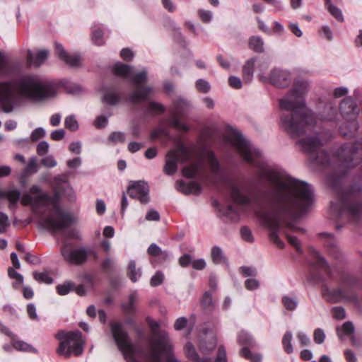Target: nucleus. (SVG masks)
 Instances as JSON below:
<instances>
[{"label": "nucleus", "instance_id": "nucleus-49", "mask_svg": "<svg viewBox=\"0 0 362 362\" xmlns=\"http://www.w3.org/2000/svg\"><path fill=\"white\" fill-rule=\"evenodd\" d=\"M182 172L185 177L189 179L194 178L199 172V165L194 164L191 166L185 167Z\"/></svg>", "mask_w": 362, "mask_h": 362}, {"label": "nucleus", "instance_id": "nucleus-32", "mask_svg": "<svg viewBox=\"0 0 362 362\" xmlns=\"http://www.w3.org/2000/svg\"><path fill=\"white\" fill-rule=\"evenodd\" d=\"M137 300L136 291L132 292L129 296V302L122 304V308L126 314H134L136 312L135 303Z\"/></svg>", "mask_w": 362, "mask_h": 362}, {"label": "nucleus", "instance_id": "nucleus-6", "mask_svg": "<svg viewBox=\"0 0 362 362\" xmlns=\"http://www.w3.org/2000/svg\"><path fill=\"white\" fill-rule=\"evenodd\" d=\"M146 322L153 332V336L150 340L151 353L149 358L152 362H161V356L165 354L173 353L171 339L165 330H158L160 325L150 317L146 318Z\"/></svg>", "mask_w": 362, "mask_h": 362}, {"label": "nucleus", "instance_id": "nucleus-29", "mask_svg": "<svg viewBox=\"0 0 362 362\" xmlns=\"http://www.w3.org/2000/svg\"><path fill=\"white\" fill-rule=\"evenodd\" d=\"M15 339L16 338H11L12 346L14 349L23 352H29L34 354L38 353L37 349L33 346L31 344L22 340H16Z\"/></svg>", "mask_w": 362, "mask_h": 362}, {"label": "nucleus", "instance_id": "nucleus-34", "mask_svg": "<svg viewBox=\"0 0 362 362\" xmlns=\"http://www.w3.org/2000/svg\"><path fill=\"white\" fill-rule=\"evenodd\" d=\"M127 276L132 282H136L137 280L141 276V268H136V262L134 260H131L128 265Z\"/></svg>", "mask_w": 362, "mask_h": 362}, {"label": "nucleus", "instance_id": "nucleus-33", "mask_svg": "<svg viewBox=\"0 0 362 362\" xmlns=\"http://www.w3.org/2000/svg\"><path fill=\"white\" fill-rule=\"evenodd\" d=\"M166 107L163 104L156 101H151L145 108L144 112L150 115H161L164 113Z\"/></svg>", "mask_w": 362, "mask_h": 362}, {"label": "nucleus", "instance_id": "nucleus-40", "mask_svg": "<svg viewBox=\"0 0 362 362\" xmlns=\"http://www.w3.org/2000/svg\"><path fill=\"white\" fill-rule=\"evenodd\" d=\"M281 302L286 309L290 311L294 310L298 305L297 298L289 296H283Z\"/></svg>", "mask_w": 362, "mask_h": 362}, {"label": "nucleus", "instance_id": "nucleus-19", "mask_svg": "<svg viewBox=\"0 0 362 362\" xmlns=\"http://www.w3.org/2000/svg\"><path fill=\"white\" fill-rule=\"evenodd\" d=\"M104 93L101 98V101L108 105L115 106L119 104L122 100L123 95L121 92L115 88H103Z\"/></svg>", "mask_w": 362, "mask_h": 362}, {"label": "nucleus", "instance_id": "nucleus-63", "mask_svg": "<svg viewBox=\"0 0 362 362\" xmlns=\"http://www.w3.org/2000/svg\"><path fill=\"white\" fill-rule=\"evenodd\" d=\"M228 84L235 89H240L243 86L240 78L235 76H230L228 78Z\"/></svg>", "mask_w": 362, "mask_h": 362}, {"label": "nucleus", "instance_id": "nucleus-62", "mask_svg": "<svg viewBox=\"0 0 362 362\" xmlns=\"http://www.w3.org/2000/svg\"><path fill=\"white\" fill-rule=\"evenodd\" d=\"M41 163L47 168H54L57 165V163L54 158L51 156H47L41 160Z\"/></svg>", "mask_w": 362, "mask_h": 362}, {"label": "nucleus", "instance_id": "nucleus-26", "mask_svg": "<svg viewBox=\"0 0 362 362\" xmlns=\"http://www.w3.org/2000/svg\"><path fill=\"white\" fill-rule=\"evenodd\" d=\"M310 252L313 255L314 257L316 259L315 266L317 268L322 269L329 276H331L332 269L325 258L323 256H322L320 254V252L314 248H311Z\"/></svg>", "mask_w": 362, "mask_h": 362}, {"label": "nucleus", "instance_id": "nucleus-35", "mask_svg": "<svg viewBox=\"0 0 362 362\" xmlns=\"http://www.w3.org/2000/svg\"><path fill=\"white\" fill-rule=\"evenodd\" d=\"M248 45L255 52L262 53L264 52V42L259 36H252L249 40Z\"/></svg>", "mask_w": 362, "mask_h": 362}, {"label": "nucleus", "instance_id": "nucleus-47", "mask_svg": "<svg viewBox=\"0 0 362 362\" xmlns=\"http://www.w3.org/2000/svg\"><path fill=\"white\" fill-rule=\"evenodd\" d=\"M195 86L197 90L202 93H207L211 90L210 83L204 78H199L196 81Z\"/></svg>", "mask_w": 362, "mask_h": 362}, {"label": "nucleus", "instance_id": "nucleus-42", "mask_svg": "<svg viewBox=\"0 0 362 362\" xmlns=\"http://www.w3.org/2000/svg\"><path fill=\"white\" fill-rule=\"evenodd\" d=\"M202 306L205 310H211L214 308V302L213 300L211 292H204L201 300Z\"/></svg>", "mask_w": 362, "mask_h": 362}, {"label": "nucleus", "instance_id": "nucleus-4", "mask_svg": "<svg viewBox=\"0 0 362 362\" xmlns=\"http://www.w3.org/2000/svg\"><path fill=\"white\" fill-rule=\"evenodd\" d=\"M340 286L330 289L327 285L322 286V294L325 299L330 303L349 302L359 305V299L356 289L360 287L359 279L349 273H344L339 279Z\"/></svg>", "mask_w": 362, "mask_h": 362}, {"label": "nucleus", "instance_id": "nucleus-14", "mask_svg": "<svg viewBox=\"0 0 362 362\" xmlns=\"http://www.w3.org/2000/svg\"><path fill=\"white\" fill-rule=\"evenodd\" d=\"M149 192V185L144 180L132 181L127 187L129 197L144 204H148L151 200Z\"/></svg>", "mask_w": 362, "mask_h": 362}, {"label": "nucleus", "instance_id": "nucleus-5", "mask_svg": "<svg viewBox=\"0 0 362 362\" xmlns=\"http://www.w3.org/2000/svg\"><path fill=\"white\" fill-rule=\"evenodd\" d=\"M16 86L22 95L35 101H41L55 95V88L52 83L42 80L35 75L22 77Z\"/></svg>", "mask_w": 362, "mask_h": 362}, {"label": "nucleus", "instance_id": "nucleus-9", "mask_svg": "<svg viewBox=\"0 0 362 362\" xmlns=\"http://www.w3.org/2000/svg\"><path fill=\"white\" fill-rule=\"evenodd\" d=\"M57 215V218L49 216L42 219L40 223L41 227L52 230H64L74 223V218L66 211H64L59 203L52 204Z\"/></svg>", "mask_w": 362, "mask_h": 362}, {"label": "nucleus", "instance_id": "nucleus-48", "mask_svg": "<svg viewBox=\"0 0 362 362\" xmlns=\"http://www.w3.org/2000/svg\"><path fill=\"white\" fill-rule=\"evenodd\" d=\"M64 126L71 132H76L78 129V124L74 115H71L65 118Z\"/></svg>", "mask_w": 362, "mask_h": 362}, {"label": "nucleus", "instance_id": "nucleus-37", "mask_svg": "<svg viewBox=\"0 0 362 362\" xmlns=\"http://www.w3.org/2000/svg\"><path fill=\"white\" fill-rule=\"evenodd\" d=\"M240 354L241 356H243L245 359L250 360L251 362L262 361V355L259 354L252 353L247 346H245L240 349Z\"/></svg>", "mask_w": 362, "mask_h": 362}, {"label": "nucleus", "instance_id": "nucleus-13", "mask_svg": "<svg viewBox=\"0 0 362 362\" xmlns=\"http://www.w3.org/2000/svg\"><path fill=\"white\" fill-rule=\"evenodd\" d=\"M230 197L233 202L240 205H247L252 202L250 190L245 185H238L234 182L228 183Z\"/></svg>", "mask_w": 362, "mask_h": 362}, {"label": "nucleus", "instance_id": "nucleus-43", "mask_svg": "<svg viewBox=\"0 0 362 362\" xmlns=\"http://www.w3.org/2000/svg\"><path fill=\"white\" fill-rule=\"evenodd\" d=\"M185 350L186 356L190 360L195 362H199V356L196 351V349L191 342H187L185 346Z\"/></svg>", "mask_w": 362, "mask_h": 362}, {"label": "nucleus", "instance_id": "nucleus-59", "mask_svg": "<svg viewBox=\"0 0 362 362\" xmlns=\"http://www.w3.org/2000/svg\"><path fill=\"white\" fill-rule=\"evenodd\" d=\"M8 226V216L3 212H0V233H5Z\"/></svg>", "mask_w": 362, "mask_h": 362}, {"label": "nucleus", "instance_id": "nucleus-24", "mask_svg": "<svg viewBox=\"0 0 362 362\" xmlns=\"http://www.w3.org/2000/svg\"><path fill=\"white\" fill-rule=\"evenodd\" d=\"M177 189L185 194H199L202 191V186L199 183L192 181L186 183L183 180L177 182Z\"/></svg>", "mask_w": 362, "mask_h": 362}, {"label": "nucleus", "instance_id": "nucleus-57", "mask_svg": "<svg viewBox=\"0 0 362 362\" xmlns=\"http://www.w3.org/2000/svg\"><path fill=\"white\" fill-rule=\"evenodd\" d=\"M164 276L161 272H156L151 279V286L153 287L160 285L163 281Z\"/></svg>", "mask_w": 362, "mask_h": 362}, {"label": "nucleus", "instance_id": "nucleus-58", "mask_svg": "<svg viewBox=\"0 0 362 362\" xmlns=\"http://www.w3.org/2000/svg\"><path fill=\"white\" fill-rule=\"evenodd\" d=\"M334 318L337 320H343L346 317V311L341 306L334 307L332 309Z\"/></svg>", "mask_w": 362, "mask_h": 362}, {"label": "nucleus", "instance_id": "nucleus-50", "mask_svg": "<svg viewBox=\"0 0 362 362\" xmlns=\"http://www.w3.org/2000/svg\"><path fill=\"white\" fill-rule=\"evenodd\" d=\"M327 8L329 13L338 21L342 22L344 21V17L341 13V11L337 8L335 5H334L331 1H328V6Z\"/></svg>", "mask_w": 362, "mask_h": 362}, {"label": "nucleus", "instance_id": "nucleus-20", "mask_svg": "<svg viewBox=\"0 0 362 362\" xmlns=\"http://www.w3.org/2000/svg\"><path fill=\"white\" fill-rule=\"evenodd\" d=\"M206 157L212 174L216 176L221 181L225 182L226 177L215 153L212 151H207Z\"/></svg>", "mask_w": 362, "mask_h": 362}, {"label": "nucleus", "instance_id": "nucleus-36", "mask_svg": "<svg viewBox=\"0 0 362 362\" xmlns=\"http://www.w3.org/2000/svg\"><path fill=\"white\" fill-rule=\"evenodd\" d=\"M238 342L240 345H245L253 347L255 346V341L253 337L247 332L241 331L238 336Z\"/></svg>", "mask_w": 362, "mask_h": 362}, {"label": "nucleus", "instance_id": "nucleus-55", "mask_svg": "<svg viewBox=\"0 0 362 362\" xmlns=\"http://www.w3.org/2000/svg\"><path fill=\"white\" fill-rule=\"evenodd\" d=\"M314 341L317 344H321L325 341V334L322 329L317 328L313 333Z\"/></svg>", "mask_w": 362, "mask_h": 362}, {"label": "nucleus", "instance_id": "nucleus-61", "mask_svg": "<svg viewBox=\"0 0 362 362\" xmlns=\"http://www.w3.org/2000/svg\"><path fill=\"white\" fill-rule=\"evenodd\" d=\"M240 234H241L242 238L247 242L251 243L254 240L252 234V231L250 230V229L249 228H247L246 226H243L240 229Z\"/></svg>", "mask_w": 362, "mask_h": 362}, {"label": "nucleus", "instance_id": "nucleus-30", "mask_svg": "<svg viewBox=\"0 0 362 362\" xmlns=\"http://www.w3.org/2000/svg\"><path fill=\"white\" fill-rule=\"evenodd\" d=\"M132 66L128 64L117 62L113 66L112 71L117 76L129 78L132 75Z\"/></svg>", "mask_w": 362, "mask_h": 362}, {"label": "nucleus", "instance_id": "nucleus-21", "mask_svg": "<svg viewBox=\"0 0 362 362\" xmlns=\"http://www.w3.org/2000/svg\"><path fill=\"white\" fill-rule=\"evenodd\" d=\"M298 143L308 153H315L320 146L324 145V142L318 136H307L300 139Z\"/></svg>", "mask_w": 362, "mask_h": 362}, {"label": "nucleus", "instance_id": "nucleus-44", "mask_svg": "<svg viewBox=\"0 0 362 362\" xmlns=\"http://www.w3.org/2000/svg\"><path fill=\"white\" fill-rule=\"evenodd\" d=\"M315 160L317 163L323 166H327L330 164L329 154L325 151H318L315 157Z\"/></svg>", "mask_w": 362, "mask_h": 362}, {"label": "nucleus", "instance_id": "nucleus-39", "mask_svg": "<svg viewBox=\"0 0 362 362\" xmlns=\"http://www.w3.org/2000/svg\"><path fill=\"white\" fill-rule=\"evenodd\" d=\"M4 198H7L10 202V207L15 206L21 198V193L18 189L4 192Z\"/></svg>", "mask_w": 362, "mask_h": 362}, {"label": "nucleus", "instance_id": "nucleus-18", "mask_svg": "<svg viewBox=\"0 0 362 362\" xmlns=\"http://www.w3.org/2000/svg\"><path fill=\"white\" fill-rule=\"evenodd\" d=\"M321 238L327 239L325 245L327 248L328 254L336 259H341L343 253L339 247L336 240L333 238V235L329 233H322L320 234Z\"/></svg>", "mask_w": 362, "mask_h": 362}, {"label": "nucleus", "instance_id": "nucleus-25", "mask_svg": "<svg viewBox=\"0 0 362 362\" xmlns=\"http://www.w3.org/2000/svg\"><path fill=\"white\" fill-rule=\"evenodd\" d=\"M49 51L47 49H42L36 54L28 52V60L29 63L33 66H40L47 58Z\"/></svg>", "mask_w": 362, "mask_h": 362}, {"label": "nucleus", "instance_id": "nucleus-1", "mask_svg": "<svg viewBox=\"0 0 362 362\" xmlns=\"http://www.w3.org/2000/svg\"><path fill=\"white\" fill-rule=\"evenodd\" d=\"M228 139L243 159L257 169L259 177L272 184L259 191L254 199L268 206L269 210L262 214V222L269 230L270 240L284 247V243L279 236L280 221H296L308 211L314 203L313 188L306 182L286 177L281 171L269 166L262 159L261 151L254 148L238 130L231 129Z\"/></svg>", "mask_w": 362, "mask_h": 362}, {"label": "nucleus", "instance_id": "nucleus-10", "mask_svg": "<svg viewBox=\"0 0 362 362\" xmlns=\"http://www.w3.org/2000/svg\"><path fill=\"white\" fill-rule=\"evenodd\" d=\"M191 108L190 102L182 97L180 96L173 100V106L170 109V117L168 119L170 126L178 130L188 132L189 127L182 122L180 118L186 116Z\"/></svg>", "mask_w": 362, "mask_h": 362}, {"label": "nucleus", "instance_id": "nucleus-11", "mask_svg": "<svg viewBox=\"0 0 362 362\" xmlns=\"http://www.w3.org/2000/svg\"><path fill=\"white\" fill-rule=\"evenodd\" d=\"M129 79L132 84L137 87V89L127 95V101L131 104H138L141 100H147L148 95L153 91V88L150 86H139L141 82L147 81V71L142 70L133 76L130 75Z\"/></svg>", "mask_w": 362, "mask_h": 362}, {"label": "nucleus", "instance_id": "nucleus-27", "mask_svg": "<svg viewBox=\"0 0 362 362\" xmlns=\"http://www.w3.org/2000/svg\"><path fill=\"white\" fill-rule=\"evenodd\" d=\"M337 117V110L335 105L332 102H329L325 105L324 110L321 114V118L326 121H335Z\"/></svg>", "mask_w": 362, "mask_h": 362}, {"label": "nucleus", "instance_id": "nucleus-22", "mask_svg": "<svg viewBox=\"0 0 362 362\" xmlns=\"http://www.w3.org/2000/svg\"><path fill=\"white\" fill-rule=\"evenodd\" d=\"M178 162L179 158L177 152L174 150L170 151L166 156L163 172L168 175H173L177 170Z\"/></svg>", "mask_w": 362, "mask_h": 362}, {"label": "nucleus", "instance_id": "nucleus-12", "mask_svg": "<svg viewBox=\"0 0 362 362\" xmlns=\"http://www.w3.org/2000/svg\"><path fill=\"white\" fill-rule=\"evenodd\" d=\"M18 104L13 81L0 82V107L6 113L11 112Z\"/></svg>", "mask_w": 362, "mask_h": 362}, {"label": "nucleus", "instance_id": "nucleus-56", "mask_svg": "<svg viewBox=\"0 0 362 362\" xmlns=\"http://www.w3.org/2000/svg\"><path fill=\"white\" fill-rule=\"evenodd\" d=\"M198 15L201 18L202 21L204 23H208L211 22L212 19V13L210 11H207L205 9H199Z\"/></svg>", "mask_w": 362, "mask_h": 362}, {"label": "nucleus", "instance_id": "nucleus-31", "mask_svg": "<svg viewBox=\"0 0 362 362\" xmlns=\"http://www.w3.org/2000/svg\"><path fill=\"white\" fill-rule=\"evenodd\" d=\"M211 257L215 264H228V259L219 246H214L211 248Z\"/></svg>", "mask_w": 362, "mask_h": 362}, {"label": "nucleus", "instance_id": "nucleus-45", "mask_svg": "<svg viewBox=\"0 0 362 362\" xmlns=\"http://www.w3.org/2000/svg\"><path fill=\"white\" fill-rule=\"evenodd\" d=\"M33 276L35 280L39 283L52 284L54 282V279L45 272H34Z\"/></svg>", "mask_w": 362, "mask_h": 362}, {"label": "nucleus", "instance_id": "nucleus-8", "mask_svg": "<svg viewBox=\"0 0 362 362\" xmlns=\"http://www.w3.org/2000/svg\"><path fill=\"white\" fill-rule=\"evenodd\" d=\"M339 108L342 117L348 120L339 127L340 134L344 136L354 137L358 129L356 117L360 111L356 101L352 97L347 96L341 100Z\"/></svg>", "mask_w": 362, "mask_h": 362}, {"label": "nucleus", "instance_id": "nucleus-54", "mask_svg": "<svg viewBox=\"0 0 362 362\" xmlns=\"http://www.w3.org/2000/svg\"><path fill=\"white\" fill-rule=\"evenodd\" d=\"M46 135V131L42 127H37L30 134V140L32 141H36L40 138L45 137Z\"/></svg>", "mask_w": 362, "mask_h": 362}, {"label": "nucleus", "instance_id": "nucleus-38", "mask_svg": "<svg viewBox=\"0 0 362 362\" xmlns=\"http://www.w3.org/2000/svg\"><path fill=\"white\" fill-rule=\"evenodd\" d=\"M12 74V70L8 62L5 59L4 53L0 51V76H9Z\"/></svg>", "mask_w": 362, "mask_h": 362}, {"label": "nucleus", "instance_id": "nucleus-28", "mask_svg": "<svg viewBox=\"0 0 362 362\" xmlns=\"http://www.w3.org/2000/svg\"><path fill=\"white\" fill-rule=\"evenodd\" d=\"M255 60V57L250 58L245 62L243 66V78L246 83L250 82L253 78Z\"/></svg>", "mask_w": 362, "mask_h": 362}, {"label": "nucleus", "instance_id": "nucleus-3", "mask_svg": "<svg viewBox=\"0 0 362 362\" xmlns=\"http://www.w3.org/2000/svg\"><path fill=\"white\" fill-rule=\"evenodd\" d=\"M306 81L296 80L288 94L279 100V107L284 112L281 117V127L292 138L304 134L315 123L313 112L307 110L304 95L308 90Z\"/></svg>", "mask_w": 362, "mask_h": 362}, {"label": "nucleus", "instance_id": "nucleus-17", "mask_svg": "<svg viewBox=\"0 0 362 362\" xmlns=\"http://www.w3.org/2000/svg\"><path fill=\"white\" fill-rule=\"evenodd\" d=\"M55 52L57 57L71 67L81 66V57L78 54H69L64 48L63 45L57 42H54Z\"/></svg>", "mask_w": 362, "mask_h": 362}, {"label": "nucleus", "instance_id": "nucleus-16", "mask_svg": "<svg viewBox=\"0 0 362 362\" xmlns=\"http://www.w3.org/2000/svg\"><path fill=\"white\" fill-rule=\"evenodd\" d=\"M269 79L274 86L286 88L291 82V73L287 71L274 69L271 71Z\"/></svg>", "mask_w": 362, "mask_h": 362}, {"label": "nucleus", "instance_id": "nucleus-64", "mask_svg": "<svg viewBox=\"0 0 362 362\" xmlns=\"http://www.w3.org/2000/svg\"><path fill=\"white\" fill-rule=\"evenodd\" d=\"M27 173H35L37 171V158L36 157H32L25 168Z\"/></svg>", "mask_w": 362, "mask_h": 362}, {"label": "nucleus", "instance_id": "nucleus-51", "mask_svg": "<svg viewBox=\"0 0 362 362\" xmlns=\"http://www.w3.org/2000/svg\"><path fill=\"white\" fill-rule=\"evenodd\" d=\"M8 274L11 279H15L17 281L16 283H13V288H17L18 284H22L23 283V276L20 273L16 272V270L15 269L11 268V267L8 268Z\"/></svg>", "mask_w": 362, "mask_h": 362}, {"label": "nucleus", "instance_id": "nucleus-53", "mask_svg": "<svg viewBox=\"0 0 362 362\" xmlns=\"http://www.w3.org/2000/svg\"><path fill=\"white\" fill-rule=\"evenodd\" d=\"M109 140L114 144L124 143L125 135L122 132H113L109 136Z\"/></svg>", "mask_w": 362, "mask_h": 362}, {"label": "nucleus", "instance_id": "nucleus-23", "mask_svg": "<svg viewBox=\"0 0 362 362\" xmlns=\"http://www.w3.org/2000/svg\"><path fill=\"white\" fill-rule=\"evenodd\" d=\"M213 204L218 209L221 216L226 217V218L233 221H236L238 220L239 209L238 207L232 205H228L226 207L222 206L221 204L216 200L213 202Z\"/></svg>", "mask_w": 362, "mask_h": 362}, {"label": "nucleus", "instance_id": "nucleus-2", "mask_svg": "<svg viewBox=\"0 0 362 362\" xmlns=\"http://www.w3.org/2000/svg\"><path fill=\"white\" fill-rule=\"evenodd\" d=\"M334 156L340 163L344 175L356 166L361 160L359 173L354 176L350 186L337 190L338 203L331 204V209L337 218H346L359 224L362 221V141L344 143L335 151Z\"/></svg>", "mask_w": 362, "mask_h": 362}, {"label": "nucleus", "instance_id": "nucleus-60", "mask_svg": "<svg viewBox=\"0 0 362 362\" xmlns=\"http://www.w3.org/2000/svg\"><path fill=\"white\" fill-rule=\"evenodd\" d=\"M160 218V214L154 209H151L145 216V219L148 221H158Z\"/></svg>", "mask_w": 362, "mask_h": 362}, {"label": "nucleus", "instance_id": "nucleus-46", "mask_svg": "<svg viewBox=\"0 0 362 362\" xmlns=\"http://www.w3.org/2000/svg\"><path fill=\"white\" fill-rule=\"evenodd\" d=\"M74 286H75V285L74 283H72L71 281H68L63 284H59V285L57 286L56 290H57V292L58 293V294H59L61 296H64V295L68 294L71 291H73L74 288Z\"/></svg>", "mask_w": 362, "mask_h": 362}, {"label": "nucleus", "instance_id": "nucleus-41", "mask_svg": "<svg viewBox=\"0 0 362 362\" xmlns=\"http://www.w3.org/2000/svg\"><path fill=\"white\" fill-rule=\"evenodd\" d=\"M293 334L291 332H286L282 339V345L285 352L287 354H291L293 351L292 345Z\"/></svg>", "mask_w": 362, "mask_h": 362}, {"label": "nucleus", "instance_id": "nucleus-15", "mask_svg": "<svg viewBox=\"0 0 362 362\" xmlns=\"http://www.w3.org/2000/svg\"><path fill=\"white\" fill-rule=\"evenodd\" d=\"M61 254L66 262L79 265L86 262L88 250L84 247L71 250L67 244H64L61 248Z\"/></svg>", "mask_w": 362, "mask_h": 362}, {"label": "nucleus", "instance_id": "nucleus-7", "mask_svg": "<svg viewBox=\"0 0 362 362\" xmlns=\"http://www.w3.org/2000/svg\"><path fill=\"white\" fill-rule=\"evenodd\" d=\"M55 338L60 341L57 353L59 356L69 358L71 355L80 356L83 351V340L82 333L78 331L66 332L59 330Z\"/></svg>", "mask_w": 362, "mask_h": 362}, {"label": "nucleus", "instance_id": "nucleus-52", "mask_svg": "<svg viewBox=\"0 0 362 362\" xmlns=\"http://www.w3.org/2000/svg\"><path fill=\"white\" fill-rule=\"evenodd\" d=\"M92 40L94 44L98 46L103 45L105 41L103 40V32L100 29H95L92 32Z\"/></svg>", "mask_w": 362, "mask_h": 362}]
</instances>
